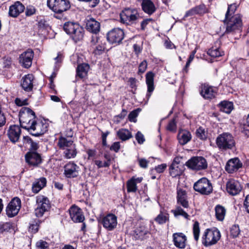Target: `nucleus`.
Returning a JSON list of instances; mask_svg holds the SVG:
<instances>
[{"instance_id":"nucleus-59","label":"nucleus","mask_w":249,"mask_h":249,"mask_svg":"<svg viewBox=\"0 0 249 249\" xmlns=\"http://www.w3.org/2000/svg\"><path fill=\"white\" fill-rule=\"evenodd\" d=\"M15 103L18 106L28 105L27 99H21L20 98H16L15 100Z\"/></svg>"},{"instance_id":"nucleus-36","label":"nucleus","mask_w":249,"mask_h":249,"mask_svg":"<svg viewBox=\"0 0 249 249\" xmlns=\"http://www.w3.org/2000/svg\"><path fill=\"white\" fill-rule=\"evenodd\" d=\"M148 232L147 229L144 227H139L135 230L134 235L136 239H143Z\"/></svg>"},{"instance_id":"nucleus-23","label":"nucleus","mask_w":249,"mask_h":249,"mask_svg":"<svg viewBox=\"0 0 249 249\" xmlns=\"http://www.w3.org/2000/svg\"><path fill=\"white\" fill-rule=\"evenodd\" d=\"M24 6L20 2L16 1L10 6L9 15L12 17L16 18L24 11Z\"/></svg>"},{"instance_id":"nucleus-58","label":"nucleus","mask_w":249,"mask_h":249,"mask_svg":"<svg viewBox=\"0 0 249 249\" xmlns=\"http://www.w3.org/2000/svg\"><path fill=\"white\" fill-rule=\"evenodd\" d=\"M167 165L165 163H163L158 165L155 167V170L159 173H162L166 168Z\"/></svg>"},{"instance_id":"nucleus-34","label":"nucleus","mask_w":249,"mask_h":249,"mask_svg":"<svg viewBox=\"0 0 249 249\" xmlns=\"http://www.w3.org/2000/svg\"><path fill=\"white\" fill-rule=\"evenodd\" d=\"M214 210L216 218L218 221H222L226 215V209L222 206L217 205L215 206Z\"/></svg>"},{"instance_id":"nucleus-47","label":"nucleus","mask_w":249,"mask_h":249,"mask_svg":"<svg viewBox=\"0 0 249 249\" xmlns=\"http://www.w3.org/2000/svg\"><path fill=\"white\" fill-rule=\"evenodd\" d=\"M106 49L105 44L102 43V40L99 44L96 45L94 49V53L96 54H100L102 52L104 51Z\"/></svg>"},{"instance_id":"nucleus-48","label":"nucleus","mask_w":249,"mask_h":249,"mask_svg":"<svg viewBox=\"0 0 249 249\" xmlns=\"http://www.w3.org/2000/svg\"><path fill=\"white\" fill-rule=\"evenodd\" d=\"M139 111L140 110L139 109L131 111L128 115L129 120L132 122H136V118L138 115V113Z\"/></svg>"},{"instance_id":"nucleus-43","label":"nucleus","mask_w":249,"mask_h":249,"mask_svg":"<svg viewBox=\"0 0 249 249\" xmlns=\"http://www.w3.org/2000/svg\"><path fill=\"white\" fill-rule=\"evenodd\" d=\"M127 191L129 192H135L137 190L136 183L134 178H132L127 183Z\"/></svg>"},{"instance_id":"nucleus-54","label":"nucleus","mask_w":249,"mask_h":249,"mask_svg":"<svg viewBox=\"0 0 249 249\" xmlns=\"http://www.w3.org/2000/svg\"><path fill=\"white\" fill-rule=\"evenodd\" d=\"M243 131L247 136H249V114L247 118L246 123L243 125Z\"/></svg>"},{"instance_id":"nucleus-9","label":"nucleus","mask_w":249,"mask_h":249,"mask_svg":"<svg viewBox=\"0 0 249 249\" xmlns=\"http://www.w3.org/2000/svg\"><path fill=\"white\" fill-rule=\"evenodd\" d=\"M216 144L219 148L231 149L234 145V141L231 134L224 133L217 138Z\"/></svg>"},{"instance_id":"nucleus-52","label":"nucleus","mask_w":249,"mask_h":249,"mask_svg":"<svg viewBox=\"0 0 249 249\" xmlns=\"http://www.w3.org/2000/svg\"><path fill=\"white\" fill-rule=\"evenodd\" d=\"M240 233L239 227L237 225H233L231 229V235L233 237H236Z\"/></svg>"},{"instance_id":"nucleus-33","label":"nucleus","mask_w":249,"mask_h":249,"mask_svg":"<svg viewBox=\"0 0 249 249\" xmlns=\"http://www.w3.org/2000/svg\"><path fill=\"white\" fill-rule=\"evenodd\" d=\"M46 184V179L42 178L36 180L32 185V191L35 193H38Z\"/></svg>"},{"instance_id":"nucleus-11","label":"nucleus","mask_w":249,"mask_h":249,"mask_svg":"<svg viewBox=\"0 0 249 249\" xmlns=\"http://www.w3.org/2000/svg\"><path fill=\"white\" fill-rule=\"evenodd\" d=\"M47 124L42 121L33 122L26 130L33 136H38L43 134L46 131Z\"/></svg>"},{"instance_id":"nucleus-13","label":"nucleus","mask_w":249,"mask_h":249,"mask_svg":"<svg viewBox=\"0 0 249 249\" xmlns=\"http://www.w3.org/2000/svg\"><path fill=\"white\" fill-rule=\"evenodd\" d=\"M21 208V201L18 197H14L6 208V213L9 217L16 215Z\"/></svg>"},{"instance_id":"nucleus-18","label":"nucleus","mask_w":249,"mask_h":249,"mask_svg":"<svg viewBox=\"0 0 249 249\" xmlns=\"http://www.w3.org/2000/svg\"><path fill=\"white\" fill-rule=\"evenodd\" d=\"M69 213L71 218L74 222H82L85 219L81 209L75 205L70 208Z\"/></svg>"},{"instance_id":"nucleus-61","label":"nucleus","mask_w":249,"mask_h":249,"mask_svg":"<svg viewBox=\"0 0 249 249\" xmlns=\"http://www.w3.org/2000/svg\"><path fill=\"white\" fill-rule=\"evenodd\" d=\"M147 68V63L145 61H143L139 65V72L143 73Z\"/></svg>"},{"instance_id":"nucleus-6","label":"nucleus","mask_w":249,"mask_h":249,"mask_svg":"<svg viewBox=\"0 0 249 249\" xmlns=\"http://www.w3.org/2000/svg\"><path fill=\"white\" fill-rule=\"evenodd\" d=\"M48 7L56 14H60L68 10L71 7L67 0H48Z\"/></svg>"},{"instance_id":"nucleus-16","label":"nucleus","mask_w":249,"mask_h":249,"mask_svg":"<svg viewBox=\"0 0 249 249\" xmlns=\"http://www.w3.org/2000/svg\"><path fill=\"white\" fill-rule=\"evenodd\" d=\"M79 167L73 162H69L64 166V175L68 178L76 177L78 175Z\"/></svg>"},{"instance_id":"nucleus-64","label":"nucleus","mask_w":249,"mask_h":249,"mask_svg":"<svg viewBox=\"0 0 249 249\" xmlns=\"http://www.w3.org/2000/svg\"><path fill=\"white\" fill-rule=\"evenodd\" d=\"M245 207L248 213H249V195H248L245 199L244 201Z\"/></svg>"},{"instance_id":"nucleus-32","label":"nucleus","mask_w":249,"mask_h":249,"mask_svg":"<svg viewBox=\"0 0 249 249\" xmlns=\"http://www.w3.org/2000/svg\"><path fill=\"white\" fill-rule=\"evenodd\" d=\"M77 154V151L75 144L74 143L63 150V154L65 158L67 159H71L74 158Z\"/></svg>"},{"instance_id":"nucleus-2","label":"nucleus","mask_w":249,"mask_h":249,"mask_svg":"<svg viewBox=\"0 0 249 249\" xmlns=\"http://www.w3.org/2000/svg\"><path fill=\"white\" fill-rule=\"evenodd\" d=\"M64 31L72 36L75 41L82 39L84 36V29L78 23L68 22L63 26Z\"/></svg>"},{"instance_id":"nucleus-30","label":"nucleus","mask_w":249,"mask_h":249,"mask_svg":"<svg viewBox=\"0 0 249 249\" xmlns=\"http://www.w3.org/2000/svg\"><path fill=\"white\" fill-rule=\"evenodd\" d=\"M142 7L143 11L149 15H151L155 11V6L151 0H143Z\"/></svg>"},{"instance_id":"nucleus-35","label":"nucleus","mask_w":249,"mask_h":249,"mask_svg":"<svg viewBox=\"0 0 249 249\" xmlns=\"http://www.w3.org/2000/svg\"><path fill=\"white\" fill-rule=\"evenodd\" d=\"M89 69V66L87 63H83L78 66L77 74L80 78L85 77Z\"/></svg>"},{"instance_id":"nucleus-37","label":"nucleus","mask_w":249,"mask_h":249,"mask_svg":"<svg viewBox=\"0 0 249 249\" xmlns=\"http://www.w3.org/2000/svg\"><path fill=\"white\" fill-rule=\"evenodd\" d=\"M233 108V104L231 102L224 101L220 104V110L227 114L230 113Z\"/></svg>"},{"instance_id":"nucleus-14","label":"nucleus","mask_w":249,"mask_h":249,"mask_svg":"<svg viewBox=\"0 0 249 249\" xmlns=\"http://www.w3.org/2000/svg\"><path fill=\"white\" fill-rule=\"evenodd\" d=\"M124 37V31L120 28L112 29L107 35V39L111 43H120Z\"/></svg>"},{"instance_id":"nucleus-1","label":"nucleus","mask_w":249,"mask_h":249,"mask_svg":"<svg viewBox=\"0 0 249 249\" xmlns=\"http://www.w3.org/2000/svg\"><path fill=\"white\" fill-rule=\"evenodd\" d=\"M23 145L24 146L29 149V151L25 155V160L29 165L33 166H36L41 163L42 159L40 154L36 152L38 147V144L36 142H34L29 137L24 136L22 139Z\"/></svg>"},{"instance_id":"nucleus-17","label":"nucleus","mask_w":249,"mask_h":249,"mask_svg":"<svg viewBox=\"0 0 249 249\" xmlns=\"http://www.w3.org/2000/svg\"><path fill=\"white\" fill-rule=\"evenodd\" d=\"M34 57V53L32 50H28L21 53L19 57L20 63L25 68L31 67Z\"/></svg>"},{"instance_id":"nucleus-7","label":"nucleus","mask_w":249,"mask_h":249,"mask_svg":"<svg viewBox=\"0 0 249 249\" xmlns=\"http://www.w3.org/2000/svg\"><path fill=\"white\" fill-rule=\"evenodd\" d=\"M194 189L202 195H208L212 192L213 186L207 178H202L194 183Z\"/></svg>"},{"instance_id":"nucleus-31","label":"nucleus","mask_w":249,"mask_h":249,"mask_svg":"<svg viewBox=\"0 0 249 249\" xmlns=\"http://www.w3.org/2000/svg\"><path fill=\"white\" fill-rule=\"evenodd\" d=\"M73 142L69 137H64L61 136L59 138L58 141V146L63 150L69 148L70 146L73 144Z\"/></svg>"},{"instance_id":"nucleus-22","label":"nucleus","mask_w":249,"mask_h":249,"mask_svg":"<svg viewBox=\"0 0 249 249\" xmlns=\"http://www.w3.org/2000/svg\"><path fill=\"white\" fill-rule=\"evenodd\" d=\"M21 134V129L17 125L10 126L7 132L10 140L15 143L18 141Z\"/></svg>"},{"instance_id":"nucleus-21","label":"nucleus","mask_w":249,"mask_h":249,"mask_svg":"<svg viewBox=\"0 0 249 249\" xmlns=\"http://www.w3.org/2000/svg\"><path fill=\"white\" fill-rule=\"evenodd\" d=\"M174 245L178 248L184 249L186 244L187 237L182 232H177L173 234Z\"/></svg>"},{"instance_id":"nucleus-39","label":"nucleus","mask_w":249,"mask_h":249,"mask_svg":"<svg viewBox=\"0 0 249 249\" xmlns=\"http://www.w3.org/2000/svg\"><path fill=\"white\" fill-rule=\"evenodd\" d=\"M117 136L122 141H126L132 137L128 130L124 128L120 129L117 132Z\"/></svg>"},{"instance_id":"nucleus-42","label":"nucleus","mask_w":249,"mask_h":249,"mask_svg":"<svg viewBox=\"0 0 249 249\" xmlns=\"http://www.w3.org/2000/svg\"><path fill=\"white\" fill-rule=\"evenodd\" d=\"M208 54L211 57H217L222 56L223 54V52H220L218 48H212L208 50Z\"/></svg>"},{"instance_id":"nucleus-45","label":"nucleus","mask_w":249,"mask_h":249,"mask_svg":"<svg viewBox=\"0 0 249 249\" xmlns=\"http://www.w3.org/2000/svg\"><path fill=\"white\" fill-rule=\"evenodd\" d=\"M168 217L166 214L160 213L155 219V220L159 224H162L166 222Z\"/></svg>"},{"instance_id":"nucleus-4","label":"nucleus","mask_w":249,"mask_h":249,"mask_svg":"<svg viewBox=\"0 0 249 249\" xmlns=\"http://www.w3.org/2000/svg\"><path fill=\"white\" fill-rule=\"evenodd\" d=\"M220 237V232L217 229H207L202 236V243L206 247L213 245L217 242Z\"/></svg>"},{"instance_id":"nucleus-27","label":"nucleus","mask_w":249,"mask_h":249,"mask_svg":"<svg viewBox=\"0 0 249 249\" xmlns=\"http://www.w3.org/2000/svg\"><path fill=\"white\" fill-rule=\"evenodd\" d=\"M177 202L184 208L188 209L189 207L188 201L187 200V195L185 191L179 189L177 191Z\"/></svg>"},{"instance_id":"nucleus-51","label":"nucleus","mask_w":249,"mask_h":249,"mask_svg":"<svg viewBox=\"0 0 249 249\" xmlns=\"http://www.w3.org/2000/svg\"><path fill=\"white\" fill-rule=\"evenodd\" d=\"M36 246L37 249H49L48 244L44 241L40 240L36 242Z\"/></svg>"},{"instance_id":"nucleus-50","label":"nucleus","mask_w":249,"mask_h":249,"mask_svg":"<svg viewBox=\"0 0 249 249\" xmlns=\"http://www.w3.org/2000/svg\"><path fill=\"white\" fill-rule=\"evenodd\" d=\"M194 9L195 10V11L196 14L201 15L207 12L206 8L203 4L196 6L194 8Z\"/></svg>"},{"instance_id":"nucleus-41","label":"nucleus","mask_w":249,"mask_h":249,"mask_svg":"<svg viewBox=\"0 0 249 249\" xmlns=\"http://www.w3.org/2000/svg\"><path fill=\"white\" fill-rule=\"evenodd\" d=\"M196 137L201 140H205L208 137L207 131L202 127H199L196 130Z\"/></svg>"},{"instance_id":"nucleus-56","label":"nucleus","mask_w":249,"mask_h":249,"mask_svg":"<svg viewBox=\"0 0 249 249\" xmlns=\"http://www.w3.org/2000/svg\"><path fill=\"white\" fill-rule=\"evenodd\" d=\"M177 126L174 119L171 120L168 124L167 129L171 131H175L176 130Z\"/></svg>"},{"instance_id":"nucleus-24","label":"nucleus","mask_w":249,"mask_h":249,"mask_svg":"<svg viewBox=\"0 0 249 249\" xmlns=\"http://www.w3.org/2000/svg\"><path fill=\"white\" fill-rule=\"evenodd\" d=\"M34 76L31 74H28L22 77L21 86L22 88L27 91H31L33 87Z\"/></svg>"},{"instance_id":"nucleus-20","label":"nucleus","mask_w":249,"mask_h":249,"mask_svg":"<svg viewBox=\"0 0 249 249\" xmlns=\"http://www.w3.org/2000/svg\"><path fill=\"white\" fill-rule=\"evenodd\" d=\"M226 189L229 194L234 196L241 191L242 187L239 181L234 179H230L227 183Z\"/></svg>"},{"instance_id":"nucleus-57","label":"nucleus","mask_w":249,"mask_h":249,"mask_svg":"<svg viewBox=\"0 0 249 249\" xmlns=\"http://www.w3.org/2000/svg\"><path fill=\"white\" fill-rule=\"evenodd\" d=\"M139 165L143 168H146L148 167L149 161L145 159H138Z\"/></svg>"},{"instance_id":"nucleus-26","label":"nucleus","mask_w":249,"mask_h":249,"mask_svg":"<svg viewBox=\"0 0 249 249\" xmlns=\"http://www.w3.org/2000/svg\"><path fill=\"white\" fill-rule=\"evenodd\" d=\"M155 76V74L151 71L148 72L145 76L146 79V84L147 86V97L148 98H149L151 92L154 89V78Z\"/></svg>"},{"instance_id":"nucleus-5","label":"nucleus","mask_w":249,"mask_h":249,"mask_svg":"<svg viewBox=\"0 0 249 249\" xmlns=\"http://www.w3.org/2000/svg\"><path fill=\"white\" fill-rule=\"evenodd\" d=\"M121 21L128 25L134 23L140 18L136 9L125 8L120 13Z\"/></svg>"},{"instance_id":"nucleus-63","label":"nucleus","mask_w":249,"mask_h":249,"mask_svg":"<svg viewBox=\"0 0 249 249\" xmlns=\"http://www.w3.org/2000/svg\"><path fill=\"white\" fill-rule=\"evenodd\" d=\"M101 39L96 36H92L91 40V43L93 45H96L101 42Z\"/></svg>"},{"instance_id":"nucleus-12","label":"nucleus","mask_w":249,"mask_h":249,"mask_svg":"<svg viewBox=\"0 0 249 249\" xmlns=\"http://www.w3.org/2000/svg\"><path fill=\"white\" fill-rule=\"evenodd\" d=\"M189 168L195 170L204 169L207 167L206 160L202 157H195L189 160L186 163Z\"/></svg>"},{"instance_id":"nucleus-25","label":"nucleus","mask_w":249,"mask_h":249,"mask_svg":"<svg viewBox=\"0 0 249 249\" xmlns=\"http://www.w3.org/2000/svg\"><path fill=\"white\" fill-rule=\"evenodd\" d=\"M87 29L94 34H97L100 29V24L93 18H89L86 20Z\"/></svg>"},{"instance_id":"nucleus-53","label":"nucleus","mask_w":249,"mask_h":249,"mask_svg":"<svg viewBox=\"0 0 249 249\" xmlns=\"http://www.w3.org/2000/svg\"><path fill=\"white\" fill-rule=\"evenodd\" d=\"M95 165H96L99 168L102 167H107L109 166L110 163L109 161H102L100 160H96L94 161Z\"/></svg>"},{"instance_id":"nucleus-8","label":"nucleus","mask_w":249,"mask_h":249,"mask_svg":"<svg viewBox=\"0 0 249 249\" xmlns=\"http://www.w3.org/2000/svg\"><path fill=\"white\" fill-rule=\"evenodd\" d=\"M224 21L226 24V30L225 31L226 33L239 30L242 24L241 17L239 15L237 14L231 17H230L228 19H227L226 17H225Z\"/></svg>"},{"instance_id":"nucleus-49","label":"nucleus","mask_w":249,"mask_h":249,"mask_svg":"<svg viewBox=\"0 0 249 249\" xmlns=\"http://www.w3.org/2000/svg\"><path fill=\"white\" fill-rule=\"evenodd\" d=\"M38 230V220L34 221L30 224L29 231L32 233H36Z\"/></svg>"},{"instance_id":"nucleus-15","label":"nucleus","mask_w":249,"mask_h":249,"mask_svg":"<svg viewBox=\"0 0 249 249\" xmlns=\"http://www.w3.org/2000/svg\"><path fill=\"white\" fill-rule=\"evenodd\" d=\"M101 222L106 229L112 231L117 226V218L114 214L110 213L104 217Z\"/></svg>"},{"instance_id":"nucleus-62","label":"nucleus","mask_w":249,"mask_h":249,"mask_svg":"<svg viewBox=\"0 0 249 249\" xmlns=\"http://www.w3.org/2000/svg\"><path fill=\"white\" fill-rule=\"evenodd\" d=\"M36 12V9L33 7H27L26 10V15L27 16H30L34 15Z\"/></svg>"},{"instance_id":"nucleus-40","label":"nucleus","mask_w":249,"mask_h":249,"mask_svg":"<svg viewBox=\"0 0 249 249\" xmlns=\"http://www.w3.org/2000/svg\"><path fill=\"white\" fill-rule=\"evenodd\" d=\"M171 212L172 213H173L175 216L176 217L181 215L185 218H188L189 215L187 213L189 212L188 210L185 211L183 210L181 207L177 206L175 209L172 210Z\"/></svg>"},{"instance_id":"nucleus-60","label":"nucleus","mask_w":249,"mask_h":249,"mask_svg":"<svg viewBox=\"0 0 249 249\" xmlns=\"http://www.w3.org/2000/svg\"><path fill=\"white\" fill-rule=\"evenodd\" d=\"M120 149V144L119 142H115L110 147V149L115 152H118Z\"/></svg>"},{"instance_id":"nucleus-46","label":"nucleus","mask_w":249,"mask_h":249,"mask_svg":"<svg viewBox=\"0 0 249 249\" xmlns=\"http://www.w3.org/2000/svg\"><path fill=\"white\" fill-rule=\"evenodd\" d=\"M200 230L199 227V224L197 222L194 223L193 226V234L194 238L196 241H197L199 237Z\"/></svg>"},{"instance_id":"nucleus-38","label":"nucleus","mask_w":249,"mask_h":249,"mask_svg":"<svg viewBox=\"0 0 249 249\" xmlns=\"http://www.w3.org/2000/svg\"><path fill=\"white\" fill-rule=\"evenodd\" d=\"M182 173V170L179 167L178 164L174 162L170 167V174L173 177L179 176Z\"/></svg>"},{"instance_id":"nucleus-28","label":"nucleus","mask_w":249,"mask_h":249,"mask_svg":"<svg viewBox=\"0 0 249 249\" xmlns=\"http://www.w3.org/2000/svg\"><path fill=\"white\" fill-rule=\"evenodd\" d=\"M178 138L179 143L184 145L190 141L192 135L191 133L187 130H180L178 133Z\"/></svg>"},{"instance_id":"nucleus-29","label":"nucleus","mask_w":249,"mask_h":249,"mask_svg":"<svg viewBox=\"0 0 249 249\" xmlns=\"http://www.w3.org/2000/svg\"><path fill=\"white\" fill-rule=\"evenodd\" d=\"M216 89L207 85L202 87L201 94L205 99H211L215 96Z\"/></svg>"},{"instance_id":"nucleus-3","label":"nucleus","mask_w":249,"mask_h":249,"mask_svg":"<svg viewBox=\"0 0 249 249\" xmlns=\"http://www.w3.org/2000/svg\"><path fill=\"white\" fill-rule=\"evenodd\" d=\"M35 112L28 107H22L19 114V120L22 127L27 129L33 122L35 121Z\"/></svg>"},{"instance_id":"nucleus-55","label":"nucleus","mask_w":249,"mask_h":249,"mask_svg":"<svg viewBox=\"0 0 249 249\" xmlns=\"http://www.w3.org/2000/svg\"><path fill=\"white\" fill-rule=\"evenodd\" d=\"M136 139L138 142L140 144H142L145 141V139L143 135L140 131H138L136 135Z\"/></svg>"},{"instance_id":"nucleus-19","label":"nucleus","mask_w":249,"mask_h":249,"mask_svg":"<svg viewBox=\"0 0 249 249\" xmlns=\"http://www.w3.org/2000/svg\"><path fill=\"white\" fill-rule=\"evenodd\" d=\"M242 166V163L237 158L229 160L225 166V170L229 173L236 172Z\"/></svg>"},{"instance_id":"nucleus-44","label":"nucleus","mask_w":249,"mask_h":249,"mask_svg":"<svg viewBox=\"0 0 249 249\" xmlns=\"http://www.w3.org/2000/svg\"><path fill=\"white\" fill-rule=\"evenodd\" d=\"M236 8L237 6L235 4H232L229 6L227 12L225 16L227 19H228L230 17H231V16H234V13L236 11Z\"/></svg>"},{"instance_id":"nucleus-10","label":"nucleus","mask_w":249,"mask_h":249,"mask_svg":"<svg viewBox=\"0 0 249 249\" xmlns=\"http://www.w3.org/2000/svg\"><path fill=\"white\" fill-rule=\"evenodd\" d=\"M36 202L37 207L35 211V214L37 217H41L50 208L49 199L46 196H39L36 197Z\"/></svg>"}]
</instances>
